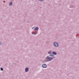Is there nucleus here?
I'll list each match as a JSON object with an SVG mask.
<instances>
[{
  "mask_svg": "<svg viewBox=\"0 0 79 79\" xmlns=\"http://www.w3.org/2000/svg\"><path fill=\"white\" fill-rule=\"evenodd\" d=\"M53 58L52 57H50L48 56H47L46 58V61H51Z\"/></svg>",
  "mask_w": 79,
  "mask_h": 79,
  "instance_id": "nucleus-1",
  "label": "nucleus"
},
{
  "mask_svg": "<svg viewBox=\"0 0 79 79\" xmlns=\"http://www.w3.org/2000/svg\"><path fill=\"white\" fill-rule=\"evenodd\" d=\"M37 34V33L36 32H35V33H34V34Z\"/></svg>",
  "mask_w": 79,
  "mask_h": 79,
  "instance_id": "nucleus-11",
  "label": "nucleus"
},
{
  "mask_svg": "<svg viewBox=\"0 0 79 79\" xmlns=\"http://www.w3.org/2000/svg\"><path fill=\"white\" fill-rule=\"evenodd\" d=\"M28 70H29V68H26L25 69L26 72H27V71H28Z\"/></svg>",
  "mask_w": 79,
  "mask_h": 79,
  "instance_id": "nucleus-4",
  "label": "nucleus"
},
{
  "mask_svg": "<svg viewBox=\"0 0 79 79\" xmlns=\"http://www.w3.org/2000/svg\"><path fill=\"white\" fill-rule=\"evenodd\" d=\"M50 56H53L51 55V54L50 55Z\"/></svg>",
  "mask_w": 79,
  "mask_h": 79,
  "instance_id": "nucleus-12",
  "label": "nucleus"
},
{
  "mask_svg": "<svg viewBox=\"0 0 79 79\" xmlns=\"http://www.w3.org/2000/svg\"><path fill=\"white\" fill-rule=\"evenodd\" d=\"M1 71H3V68H1Z\"/></svg>",
  "mask_w": 79,
  "mask_h": 79,
  "instance_id": "nucleus-9",
  "label": "nucleus"
},
{
  "mask_svg": "<svg viewBox=\"0 0 79 79\" xmlns=\"http://www.w3.org/2000/svg\"><path fill=\"white\" fill-rule=\"evenodd\" d=\"M52 53L54 54V55H56L57 53H56V52H52Z\"/></svg>",
  "mask_w": 79,
  "mask_h": 79,
  "instance_id": "nucleus-5",
  "label": "nucleus"
},
{
  "mask_svg": "<svg viewBox=\"0 0 79 79\" xmlns=\"http://www.w3.org/2000/svg\"><path fill=\"white\" fill-rule=\"evenodd\" d=\"M39 0V1H43V0Z\"/></svg>",
  "mask_w": 79,
  "mask_h": 79,
  "instance_id": "nucleus-13",
  "label": "nucleus"
},
{
  "mask_svg": "<svg viewBox=\"0 0 79 79\" xmlns=\"http://www.w3.org/2000/svg\"><path fill=\"white\" fill-rule=\"evenodd\" d=\"M48 54H51V52L50 51H49L48 52Z\"/></svg>",
  "mask_w": 79,
  "mask_h": 79,
  "instance_id": "nucleus-8",
  "label": "nucleus"
},
{
  "mask_svg": "<svg viewBox=\"0 0 79 79\" xmlns=\"http://www.w3.org/2000/svg\"><path fill=\"white\" fill-rule=\"evenodd\" d=\"M2 42H0V45H2Z\"/></svg>",
  "mask_w": 79,
  "mask_h": 79,
  "instance_id": "nucleus-10",
  "label": "nucleus"
},
{
  "mask_svg": "<svg viewBox=\"0 0 79 79\" xmlns=\"http://www.w3.org/2000/svg\"><path fill=\"white\" fill-rule=\"evenodd\" d=\"M32 29H34V27H32Z\"/></svg>",
  "mask_w": 79,
  "mask_h": 79,
  "instance_id": "nucleus-14",
  "label": "nucleus"
},
{
  "mask_svg": "<svg viewBox=\"0 0 79 79\" xmlns=\"http://www.w3.org/2000/svg\"><path fill=\"white\" fill-rule=\"evenodd\" d=\"M12 4H13V3H12V2H10L9 3V5H10V6H11L12 5Z\"/></svg>",
  "mask_w": 79,
  "mask_h": 79,
  "instance_id": "nucleus-7",
  "label": "nucleus"
},
{
  "mask_svg": "<svg viewBox=\"0 0 79 79\" xmlns=\"http://www.w3.org/2000/svg\"><path fill=\"white\" fill-rule=\"evenodd\" d=\"M38 29H39V28H38V27H36L35 28V31H37V30H38Z\"/></svg>",
  "mask_w": 79,
  "mask_h": 79,
  "instance_id": "nucleus-6",
  "label": "nucleus"
},
{
  "mask_svg": "<svg viewBox=\"0 0 79 79\" xmlns=\"http://www.w3.org/2000/svg\"><path fill=\"white\" fill-rule=\"evenodd\" d=\"M42 66L43 68H45L47 67V65L44 64L42 65Z\"/></svg>",
  "mask_w": 79,
  "mask_h": 79,
  "instance_id": "nucleus-3",
  "label": "nucleus"
},
{
  "mask_svg": "<svg viewBox=\"0 0 79 79\" xmlns=\"http://www.w3.org/2000/svg\"><path fill=\"white\" fill-rule=\"evenodd\" d=\"M53 44L54 46H55V47H57L58 46V44L56 42H54Z\"/></svg>",
  "mask_w": 79,
  "mask_h": 79,
  "instance_id": "nucleus-2",
  "label": "nucleus"
}]
</instances>
